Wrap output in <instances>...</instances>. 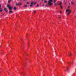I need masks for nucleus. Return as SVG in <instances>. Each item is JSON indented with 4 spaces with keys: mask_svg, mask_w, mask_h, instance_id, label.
<instances>
[{
    "mask_svg": "<svg viewBox=\"0 0 76 76\" xmlns=\"http://www.w3.org/2000/svg\"><path fill=\"white\" fill-rule=\"evenodd\" d=\"M56 56V55L55 56Z\"/></svg>",
    "mask_w": 76,
    "mask_h": 76,
    "instance_id": "obj_41",
    "label": "nucleus"
},
{
    "mask_svg": "<svg viewBox=\"0 0 76 76\" xmlns=\"http://www.w3.org/2000/svg\"><path fill=\"white\" fill-rule=\"evenodd\" d=\"M47 1H44V3H47Z\"/></svg>",
    "mask_w": 76,
    "mask_h": 76,
    "instance_id": "obj_18",
    "label": "nucleus"
},
{
    "mask_svg": "<svg viewBox=\"0 0 76 76\" xmlns=\"http://www.w3.org/2000/svg\"><path fill=\"white\" fill-rule=\"evenodd\" d=\"M3 15H4V14Z\"/></svg>",
    "mask_w": 76,
    "mask_h": 76,
    "instance_id": "obj_40",
    "label": "nucleus"
},
{
    "mask_svg": "<svg viewBox=\"0 0 76 76\" xmlns=\"http://www.w3.org/2000/svg\"><path fill=\"white\" fill-rule=\"evenodd\" d=\"M26 55H28V54H27Z\"/></svg>",
    "mask_w": 76,
    "mask_h": 76,
    "instance_id": "obj_36",
    "label": "nucleus"
},
{
    "mask_svg": "<svg viewBox=\"0 0 76 76\" xmlns=\"http://www.w3.org/2000/svg\"><path fill=\"white\" fill-rule=\"evenodd\" d=\"M20 40H21V41H22V39H20Z\"/></svg>",
    "mask_w": 76,
    "mask_h": 76,
    "instance_id": "obj_27",
    "label": "nucleus"
},
{
    "mask_svg": "<svg viewBox=\"0 0 76 76\" xmlns=\"http://www.w3.org/2000/svg\"><path fill=\"white\" fill-rule=\"evenodd\" d=\"M54 4V6H57L58 5L56 3H55Z\"/></svg>",
    "mask_w": 76,
    "mask_h": 76,
    "instance_id": "obj_10",
    "label": "nucleus"
},
{
    "mask_svg": "<svg viewBox=\"0 0 76 76\" xmlns=\"http://www.w3.org/2000/svg\"><path fill=\"white\" fill-rule=\"evenodd\" d=\"M52 2H53V0H49V1H48V4H49L50 6H51V5L53 4Z\"/></svg>",
    "mask_w": 76,
    "mask_h": 76,
    "instance_id": "obj_1",
    "label": "nucleus"
},
{
    "mask_svg": "<svg viewBox=\"0 0 76 76\" xmlns=\"http://www.w3.org/2000/svg\"><path fill=\"white\" fill-rule=\"evenodd\" d=\"M69 64H70V63H69Z\"/></svg>",
    "mask_w": 76,
    "mask_h": 76,
    "instance_id": "obj_28",
    "label": "nucleus"
},
{
    "mask_svg": "<svg viewBox=\"0 0 76 76\" xmlns=\"http://www.w3.org/2000/svg\"><path fill=\"white\" fill-rule=\"evenodd\" d=\"M34 4V2H32L31 3V5L30 6V7H32V6H33V4Z\"/></svg>",
    "mask_w": 76,
    "mask_h": 76,
    "instance_id": "obj_6",
    "label": "nucleus"
},
{
    "mask_svg": "<svg viewBox=\"0 0 76 76\" xmlns=\"http://www.w3.org/2000/svg\"><path fill=\"white\" fill-rule=\"evenodd\" d=\"M9 46V45H8Z\"/></svg>",
    "mask_w": 76,
    "mask_h": 76,
    "instance_id": "obj_42",
    "label": "nucleus"
},
{
    "mask_svg": "<svg viewBox=\"0 0 76 76\" xmlns=\"http://www.w3.org/2000/svg\"><path fill=\"white\" fill-rule=\"evenodd\" d=\"M42 0V1H43V0Z\"/></svg>",
    "mask_w": 76,
    "mask_h": 76,
    "instance_id": "obj_34",
    "label": "nucleus"
},
{
    "mask_svg": "<svg viewBox=\"0 0 76 76\" xmlns=\"http://www.w3.org/2000/svg\"><path fill=\"white\" fill-rule=\"evenodd\" d=\"M62 4V2H61L60 3H59V4H58V5H61Z\"/></svg>",
    "mask_w": 76,
    "mask_h": 76,
    "instance_id": "obj_15",
    "label": "nucleus"
},
{
    "mask_svg": "<svg viewBox=\"0 0 76 76\" xmlns=\"http://www.w3.org/2000/svg\"><path fill=\"white\" fill-rule=\"evenodd\" d=\"M43 6H45V5H44V4H43Z\"/></svg>",
    "mask_w": 76,
    "mask_h": 76,
    "instance_id": "obj_24",
    "label": "nucleus"
},
{
    "mask_svg": "<svg viewBox=\"0 0 76 76\" xmlns=\"http://www.w3.org/2000/svg\"><path fill=\"white\" fill-rule=\"evenodd\" d=\"M26 35H27V34H26Z\"/></svg>",
    "mask_w": 76,
    "mask_h": 76,
    "instance_id": "obj_33",
    "label": "nucleus"
},
{
    "mask_svg": "<svg viewBox=\"0 0 76 76\" xmlns=\"http://www.w3.org/2000/svg\"><path fill=\"white\" fill-rule=\"evenodd\" d=\"M21 1H22V0H21Z\"/></svg>",
    "mask_w": 76,
    "mask_h": 76,
    "instance_id": "obj_39",
    "label": "nucleus"
},
{
    "mask_svg": "<svg viewBox=\"0 0 76 76\" xmlns=\"http://www.w3.org/2000/svg\"><path fill=\"white\" fill-rule=\"evenodd\" d=\"M33 13H36V11L35 10H34L33 11Z\"/></svg>",
    "mask_w": 76,
    "mask_h": 76,
    "instance_id": "obj_13",
    "label": "nucleus"
},
{
    "mask_svg": "<svg viewBox=\"0 0 76 76\" xmlns=\"http://www.w3.org/2000/svg\"><path fill=\"white\" fill-rule=\"evenodd\" d=\"M14 10H16V8L15 7L14 8Z\"/></svg>",
    "mask_w": 76,
    "mask_h": 76,
    "instance_id": "obj_14",
    "label": "nucleus"
},
{
    "mask_svg": "<svg viewBox=\"0 0 76 76\" xmlns=\"http://www.w3.org/2000/svg\"><path fill=\"white\" fill-rule=\"evenodd\" d=\"M24 7H28V6L27 5H26L24 6Z\"/></svg>",
    "mask_w": 76,
    "mask_h": 76,
    "instance_id": "obj_19",
    "label": "nucleus"
},
{
    "mask_svg": "<svg viewBox=\"0 0 76 76\" xmlns=\"http://www.w3.org/2000/svg\"><path fill=\"white\" fill-rule=\"evenodd\" d=\"M1 4H0V12H2L3 10H2V8H1Z\"/></svg>",
    "mask_w": 76,
    "mask_h": 76,
    "instance_id": "obj_5",
    "label": "nucleus"
},
{
    "mask_svg": "<svg viewBox=\"0 0 76 76\" xmlns=\"http://www.w3.org/2000/svg\"><path fill=\"white\" fill-rule=\"evenodd\" d=\"M54 3H56V0H53Z\"/></svg>",
    "mask_w": 76,
    "mask_h": 76,
    "instance_id": "obj_12",
    "label": "nucleus"
},
{
    "mask_svg": "<svg viewBox=\"0 0 76 76\" xmlns=\"http://www.w3.org/2000/svg\"><path fill=\"white\" fill-rule=\"evenodd\" d=\"M72 56V54H71V53H69V55H68V56Z\"/></svg>",
    "mask_w": 76,
    "mask_h": 76,
    "instance_id": "obj_11",
    "label": "nucleus"
},
{
    "mask_svg": "<svg viewBox=\"0 0 76 76\" xmlns=\"http://www.w3.org/2000/svg\"><path fill=\"white\" fill-rule=\"evenodd\" d=\"M1 55H2V54H1Z\"/></svg>",
    "mask_w": 76,
    "mask_h": 76,
    "instance_id": "obj_35",
    "label": "nucleus"
},
{
    "mask_svg": "<svg viewBox=\"0 0 76 76\" xmlns=\"http://www.w3.org/2000/svg\"><path fill=\"white\" fill-rule=\"evenodd\" d=\"M1 34H3V33H1Z\"/></svg>",
    "mask_w": 76,
    "mask_h": 76,
    "instance_id": "obj_32",
    "label": "nucleus"
},
{
    "mask_svg": "<svg viewBox=\"0 0 76 76\" xmlns=\"http://www.w3.org/2000/svg\"><path fill=\"white\" fill-rule=\"evenodd\" d=\"M37 7H39V5L38 4H37Z\"/></svg>",
    "mask_w": 76,
    "mask_h": 76,
    "instance_id": "obj_20",
    "label": "nucleus"
},
{
    "mask_svg": "<svg viewBox=\"0 0 76 76\" xmlns=\"http://www.w3.org/2000/svg\"><path fill=\"white\" fill-rule=\"evenodd\" d=\"M22 4L19 2L18 3H16L15 4L16 6H22Z\"/></svg>",
    "mask_w": 76,
    "mask_h": 76,
    "instance_id": "obj_4",
    "label": "nucleus"
},
{
    "mask_svg": "<svg viewBox=\"0 0 76 76\" xmlns=\"http://www.w3.org/2000/svg\"><path fill=\"white\" fill-rule=\"evenodd\" d=\"M75 11H74V12L75 13Z\"/></svg>",
    "mask_w": 76,
    "mask_h": 76,
    "instance_id": "obj_30",
    "label": "nucleus"
},
{
    "mask_svg": "<svg viewBox=\"0 0 76 76\" xmlns=\"http://www.w3.org/2000/svg\"><path fill=\"white\" fill-rule=\"evenodd\" d=\"M27 4H29V2H27Z\"/></svg>",
    "mask_w": 76,
    "mask_h": 76,
    "instance_id": "obj_22",
    "label": "nucleus"
},
{
    "mask_svg": "<svg viewBox=\"0 0 76 76\" xmlns=\"http://www.w3.org/2000/svg\"><path fill=\"white\" fill-rule=\"evenodd\" d=\"M66 12H68L67 14V15H69L70 13L71 12V10L69 9H67L66 10Z\"/></svg>",
    "mask_w": 76,
    "mask_h": 76,
    "instance_id": "obj_2",
    "label": "nucleus"
},
{
    "mask_svg": "<svg viewBox=\"0 0 76 76\" xmlns=\"http://www.w3.org/2000/svg\"><path fill=\"white\" fill-rule=\"evenodd\" d=\"M61 18L60 17H59V18L60 19Z\"/></svg>",
    "mask_w": 76,
    "mask_h": 76,
    "instance_id": "obj_29",
    "label": "nucleus"
},
{
    "mask_svg": "<svg viewBox=\"0 0 76 76\" xmlns=\"http://www.w3.org/2000/svg\"><path fill=\"white\" fill-rule=\"evenodd\" d=\"M60 13H61V11H60Z\"/></svg>",
    "mask_w": 76,
    "mask_h": 76,
    "instance_id": "obj_25",
    "label": "nucleus"
},
{
    "mask_svg": "<svg viewBox=\"0 0 76 76\" xmlns=\"http://www.w3.org/2000/svg\"><path fill=\"white\" fill-rule=\"evenodd\" d=\"M69 7H68V8H69Z\"/></svg>",
    "mask_w": 76,
    "mask_h": 76,
    "instance_id": "obj_26",
    "label": "nucleus"
},
{
    "mask_svg": "<svg viewBox=\"0 0 76 76\" xmlns=\"http://www.w3.org/2000/svg\"><path fill=\"white\" fill-rule=\"evenodd\" d=\"M4 10V11H6L7 12H8V10H7L6 8H5Z\"/></svg>",
    "mask_w": 76,
    "mask_h": 76,
    "instance_id": "obj_9",
    "label": "nucleus"
},
{
    "mask_svg": "<svg viewBox=\"0 0 76 76\" xmlns=\"http://www.w3.org/2000/svg\"><path fill=\"white\" fill-rule=\"evenodd\" d=\"M7 7H8V8H9V10H12L13 9V8L10 7V5L9 4H8L7 5Z\"/></svg>",
    "mask_w": 76,
    "mask_h": 76,
    "instance_id": "obj_3",
    "label": "nucleus"
},
{
    "mask_svg": "<svg viewBox=\"0 0 76 76\" xmlns=\"http://www.w3.org/2000/svg\"><path fill=\"white\" fill-rule=\"evenodd\" d=\"M1 44H2V43H1Z\"/></svg>",
    "mask_w": 76,
    "mask_h": 76,
    "instance_id": "obj_38",
    "label": "nucleus"
},
{
    "mask_svg": "<svg viewBox=\"0 0 76 76\" xmlns=\"http://www.w3.org/2000/svg\"><path fill=\"white\" fill-rule=\"evenodd\" d=\"M45 7H47V5H46Z\"/></svg>",
    "mask_w": 76,
    "mask_h": 76,
    "instance_id": "obj_23",
    "label": "nucleus"
},
{
    "mask_svg": "<svg viewBox=\"0 0 76 76\" xmlns=\"http://www.w3.org/2000/svg\"><path fill=\"white\" fill-rule=\"evenodd\" d=\"M25 1V0H24V1Z\"/></svg>",
    "mask_w": 76,
    "mask_h": 76,
    "instance_id": "obj_31",
    "label": "nucleus"
},
{
    "mask_svg": "<svg viewBox=\"0 0 76 76\" xmlns=\"http://www.w3.org/2000/svg\"><path fill=\"white\" fill-rule=\"evenodd\" d=\"M37 4V2H35V3H34V4Z\"/></svg>",
    "mask_w": 76,
    "mask_h": 76,
    "instance_id": "obj_21",
    "label": "nucleus"
},
{
    "mask_svg": "<svg viewBox=\"0 0 76 76\" xmlns=\"http://www.w3.org/2000/svg\"><path fill=\"white\" fill-rule=\"evenodd\" d=\"M9 13H10V14H11V13H13V11H12V10L9 11Z\"/></svg>",
    "mask_w": 76,
    "mask_h": 76,
    "instance_id": "obj_7",
    "label": "nucleus"
},
{
    "mask_svg": "<svg viewBox=\"0 0 76 76\" xmlns=\"http://www.w3.org/2000/svg\"><path fill=\"white\" fill-rule=\"evenodd\" d=\"M28 44H29V42L28 43Z\"/></svg>",
    "mask_w": 76,
    "mask_h": 76,
    "instance_id": "obj_37",
    "label": "nucleus"
},
{
    "mask_svg": "<svg viewBox=\"0 0 76 76\" xmlns=\"http://www.w3.org/2000/svg\"><path fill=\"white\" fill-rule=\"evenodd\" d=\"M60 7H61V9H63V7L61 5Z\"/></svg>",
    "mask_w": 76,
    "mask_h": 76,
    "instance_id": "obj_17",
    "label": "nucleus"
},
{
    "mask_svg": "<svg viewBox=\"0 0 76 76\" xmlns=\"http://www.w3.org/2000/svg\"><path fill=\"white\" fill-rule=\"evenodd\" d=\"M71 3L72 5H73V4H74V3H75V2L73 1H71Z\"/></svg>",
    "mask_w": 76,
    "mask_h": 76,
    "instance_id": "obj_8",
    "label": "nucleus"
},
{
    "mask_svg": "<svg viewBox=\"0 0 76 76\" xmlns=\"http://www.w3.org/2000/svg\"><path fill=\"white\" fill-rule=\"evenodd\" d=\"M12 1V0H10L8 1V3H10V2Z\"/></svg>",
    "mask_w": 76,
    "mask_h": 76,
    "instance_id": "obj_16",
    "label": "nucleus"
}]
</instances>
